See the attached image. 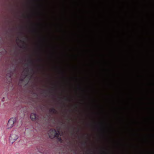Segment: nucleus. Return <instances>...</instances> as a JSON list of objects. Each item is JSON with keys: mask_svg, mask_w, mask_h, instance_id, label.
Returning <instances> with one entry per match:
<instances>
[{"mask_svg": "<svg viewBox=\"0 0 154 154\" xmlns=\"http://www.w3.org/2000/svg\"><path fill=\"white\" fill-rule=\"evenodd\" d=\"M18 128L16 130V128H14L13 133L11 135L9 139V142L11 144H13L19 137Z\"/></svg>", "mask_w": 154, "mask_h": 154, "instance_id": "obj_2", "label": "nucleus"}, {"mask_svg": "<svg viewBox=\"0 0 154 154\" xmlns=\"http://www.w3.org/2000/svg\"><path fill=\"white\" fill-rule=\"evenodd\" d=\"M19 125V119L18 117H14L11 118L8 121L6 126L7 129H9L13 127L16 128Z\"/></svg>", "mask_w": 154, "mask_h": 154, "instance_id": "obj_1", "label": "nucleus"}, {"mask_svg": "<svg viewBox=\"0 0 154 154\" xmlns=\"http://www.w3.org/2000/svg\"><path fill=\"white\" fill-rule=\"evenodd\" d=\"M48 134L50 138H52V136L57 137V136L60 134V132L59 131H56L55 130L52 129L50 130Z\"/></svg>", "mask_w": 154, "mask_h": 154, "instance_id": "obj_3", "label": "nucleus"}, {"mask_svg": "<svg viewBox=\"0 0 154 154\" xmlns=\"http://www.w3.org/2000/svg\"><path fill=\"white\" fill-rule=\"evenodd\" d=\"M7 100V95H6L4 97H2L1 99L2 101L4 102Z\"/></svg>", "mask_w": 154, "mask_h": 154, "instance_id": "obj_5", "label": "nucleus"}, {"mask_svg": "<svg viewBox=\"0 0 154 154\" xmlns=\"http://www.w3.org/2000/svg\"><path fill=\"white\" fill-rule=\"evenodd\" d=\"M36 118V115L35 113H32L30 115V118L32 120H33Z\"/></svg>", "mask_w": 154, "mask_h": 154, "instance_id": "obj_4", "label": "nucleus"}]
</instances>
